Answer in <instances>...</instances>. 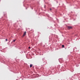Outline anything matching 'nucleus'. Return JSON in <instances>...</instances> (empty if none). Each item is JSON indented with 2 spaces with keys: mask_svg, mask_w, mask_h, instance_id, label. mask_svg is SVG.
I'll list each match as a JSON object with an SVG mask.
<instances>
[{
  "mask_svg": "<svg viewBox=\"0 0 80 80\" xmlns=\"http://www.w3.org/2000/svg\"><path fill=\"white\" fill-rule=\"evenodd\" d=\"M68 28L69 29H71L72 28V27L71 26H68Z\"/></svg>",
  "mask_w": 80,
  "mask_h": 80,
  "instance_id": "nucleus-1",
  "label": "nucleus"
},
{
  "mask_svg": "<svg viewBox=\"0 0 80 80\" xmlns=\"http://www.w3.org/2000/svg\"><path fill=\"white\" fill-rule=\"evenodd\" d=\"M26 32H25L24 34H23V37H24V36H25V35H26Z\"/></svg>",
  "mask_w": 80,
  "mask_h": 80,
  "instance_id": "nucleus-2",
  "label": "nucleus"
},
{
  "mask_svg": "<svg viewBox=\"0 0 80 80\" xmlns=\"http://www.w3.org/2000/svg\"><path fill=\"white\" fill-rule=\"evenodd\" d=\"M33 66V65L32 64L30 65V68H31V67H32V66Z\"/></svg>",
  "mask_w": 80,
  "mask_h": 80,
  "instance_id": "nucleus-3",
  "label": "nucleus"
},
{
  "mask_svg": "<svg viewBox=\"0 0 80 80\" xmlns=\"http://www.w3.org/2000/svg\"><path fill=\"white\" fill-rule=\"evenodd\" d=\"M62 48H64V45H62Z\"/></svg>",
  "mask_w": 80,
  "mask_h": 80,
  "instance_id": "nucleus-4",
  "label": "nucleus"
},
{
  "mask_svg": "<svg viewBox=\"0 0 80 80\" xmlns=\"http://www.w3.org/2000/svg\"><path fill=\"white\" fill-rule=\"evenodd\" d=\"M15 41H16V39H15V40H13V41L14 42H15Z\"/></svg>",
  "mask_w": 80,
  "mask_h": 80,
  "instance_id": "nucleus-5",
  "label": "nucleus"
},
{
  "mask_svg": "<svg viewBox=\"0 0 80 80\" xmlns=\"http://www.w3.org/2000/svg\"><path fill=\"white\" fill-rule=\"evenodd\" d=\"M28 48H29V49L31 48V47H28Z\"/></svg>",
  "mask_w": 80,
  "mask_h": 80,
  "instance_id": "nucleus-6",
  "label": "nucleus"
},
{
  "mask_svg": "<svg viewBox=\"0 0 80 80\" xmlns=\"http://www.w3.org/2000/svg\"><path fill=\"white\" fill-rule=\"evenodd\" d=\"M8 40V39H6V41H7Z\"/></svg>",
  "mask_w": 80,
  "mask_h": 80,
  "instance_id": "nucleus-7",
  "label": "nucleus"
},
{
  "mask_svg": "<svg viewBox=\"0 0 80 80\" xmlns=\"http://www.w3.org/2000/svg\"><path fill=\"white\" fill-rule=\"evenodd\" d=\"M50 10H52V9H50Z\"/></svg>",
  "mask_w": 80,
  "mask_h": 80,
  "instance_id": "nucleus-8",
  "label": "nucleus"
}]
</instances>
